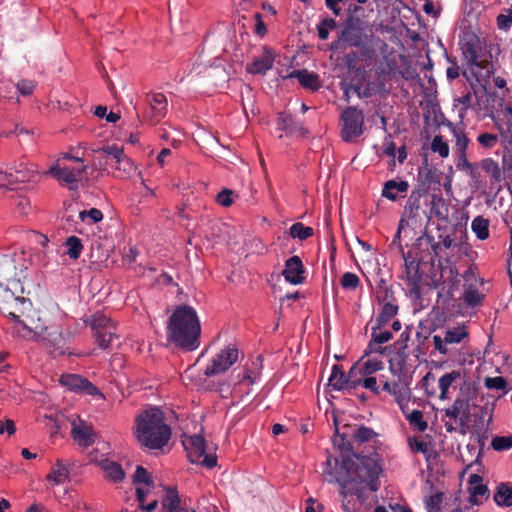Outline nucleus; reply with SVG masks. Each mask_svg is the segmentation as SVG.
<instances>
[{
	"instance_id": "obj_1",
	"label": "nucleus",
	"mask_w": 512,
	"mask_h": 512,
	"mask_svg": "<svg viewBox=\"0 0 512 512\" xmlns=\"http://www.w3.org/2000/svg\"><path fill=\"white\" fill-rule=\"evenodd\" d=\"M326 466L323 476L327 482H336L340 485L344 512H356V502L353 496L361 498L363 491L369 484L371 471L359 459L343 460L342 464L338 465L337 459L329 456L326 460Z\"/></svg>"
},
{
	"instance_id": "obj_2",
	"label": "nucleus",
	"mask_w": 512,
	"mask_h": 512,
	"mask_svg": "<svg viewBox=\"0 0 512 512\" xmlns=\"http://www.w3.org/2000/svg\"><path fill=\"white\" fill-rule=\"evenodd\" d=\"M134 435L140 445L159 450L169 443L172 430L161 409L148 407L137 415Z\"/></svg>"
},
{
	"instance_id": "obj_3",
	"label": "nucleus",
	"mask_w": 512,
	"mask_h": 512,
	"mask_svg": "<svg viewBox=\"0 0 512 512\" xmlns=\"http://www.w3.org/2000/svg\"><path fill=\"white\" fill-rule=\"evenodd\" d=\"M200 332V321L194 308L183 305L174 310L167 325L169 341L183 349L194 350L199 346Z\"/></svg>"
},
{
	"instance_id": "obj_4",
	"label": "nucleus",
	"mask_w": 512,
	"mask_h": 512,
	"mask_svg": "<svg viewBox=\"0 0 512 512\" xmlns=\"http://www.w3.org/2000/svg\"><path fill=\"white\" fill-rule=\"evenodd\" d=\"M27 261L24 252L17 248H0V297L5 301L14 300L26 304L25 298L14 297L7 288V282L18 280L27 269Z\"/></svg>"
},
{
	"instance_id": "obj_5",
	"label": "nucleus",
	"mask_w": 512,
	"mask_h": 512,
	"mask_svg": "<svg viewBox=\"0 0 512 512\" xmlns=\"http://www.w3.org/2000/svg\"><path fill=\"white\" fill-rule=\"evenodd\" d=\"M87 166L81 158L64 154L49 168L45 174L56 178L58 181L73 185L84 178Z\"/></svg>"
},
{
	"instance_id": "obj_6",
	"label": "nucleus",
	"mask_w": 512,
	"mask_h": 512,
	"mask_svg": "<svg viewBox=\"0 0 512 512\" xmlns=\"http://www.w3.org/2000/svg\"><path fill=\"white\" fill-rule=\"evenodd\" d=\"M133 484L140 508L146 512L155 510L158 505L156 486L145 468L137 466L133 475Z\"/></svg>"
},
{
	"instance_id": "obj_7",
	"label": "nucleus",
	"mask_w": 512,
	"mask_h": 512,
	"mask_svg": "<svg viewBox=\"0 0 512 512\" xmlns=\"http://www.w3.org/2000/svg\"><path fill=\"white\" fill-rule=\"evenodd\" d=\"M11 315L16 320L14 328L20 337L28 340H43L52 345H56L60 342L62 336L57 329L44 327L40 324H37L35 327H30L15 314L11 313Z\"/></svg>"
},
{
	"instance_id": "obj_8",
	"label": "nucleus",
	"mask_w": 512,
	"mask_h": 512,
	"mask_svg": "<svg viewBox=\"0 0 512 512\" xmlns=\"http://www.w3.org/2000/svg\"><path fill=\"white\" fill-rule=\"evenodd\" d=\"M87 323L94 332L98 346L101 349L109 348L117 337L116 328L111 319L103 313H95Z\"/></svg>"
},
{
	"instance_id": "obj_9",
	"label": "nucleus",
	"mask_w": 512,
	"mask_h": 512,
	"mask_svg": "<svg viewBox=\"0 0 512 512\" xmlns=\"http://www.w3.org/2000/svg\"><path fill=\"white\" fill-rule=\"evenodd\" d=\"M183 445L190 462L201 464L207 468H212L217 464L216 457L212 454H207L206 443L201 435L187 437L183 440Z\"/></svg>"
},
{
	"instance_id": "obj_10",
	"label": "nucleus",
	"mask_w": 512,
	"mask_h": 512,
	"mask_svg": "<svg viewBox=\"0 0 512 512\" xmlns=\"http://www.w3.org/2000/svg\"><path fill=\"white\" fill-rule=\"evenodd\" d=\"M106 162L114 170L116 177L126 179L136 170L132 161L124 154L122 148L117 146H108L103 149Z\"/></svg>"
},
{
	"instance_id": "obj_11",
	"label": "nucleus",
	"mask_w": 512,
	"mask_h": 512,
	"mask_svg": "<svg viewBox=\"0 0 512 512\" xmlns=\"http://www.w3.org/2000/svg\"><path fill=\"white\" fill-rule=\"evenodd\" d=\"M342 130L341 136L344 141L350 142L363 133L364 114L355 107H348L341 114Z\"/></svg>"
},
{
	"instance_id": "obj_12",
	"label": "nucleus",
	"mask_w": 512,
	"mask_h": 512,
	"mask_svg": "<svg viewBox=\"0 0 512 512\" xmlns=\"http://www.w3.org/2000/svg\"><path fill=\"white\" fill-rule=\"evenodd\" d=\"M237 359L238 350L234 346L228 345L211 359L210 364L205 369V375L214 376L221 374L228 370Z\"/></svg>"
},
{
	"instance_id": "obj_13",
	"label": "nucleus",
	"mask_w": 512,
	"mask_h": 512,
	"mask_svg": "<svg viewBox=\"0 0 512 512\" xmlns=\"http://www.w3.org/2000/svg\"><path fill=\"white\" fill-rule=\"evenodd\" d=\"M71 434L74 441L82 447H88L95 442L96 434L92 427L81 419L72 421Z\"/></svg>"
},
{
	"instance_id": "obj_14",
	"label": "nucleus",
	"mask_w": 512,
	"mask_h": 512,
	"mask_svg": "<svg viewBox=\"0 0 512 512\" xmlns=\"http://www.w3.org/2000/svg\"><path fill=\"white\" fill-rule=\"evenodd\" d=\"M305 269L299 256H292L285 262L282 272L285 280L292 285H299L305 280Z\"/></svg>"
},
{
	"instance_id": "obj_15",
	"label": "nucleus",
	"mask_w": 512,
	"mask_h": 512,
	"mask_svg": "<svg viewBox=\"0 0 512 512\" xmlns=\"http://www.w3.org/2000/svg\"><path fill=\"white\" fill-rule=\"evenodd\" d=\"M147 116L154 121H159L166 115L167 99L162 93H152L147 96Z\"/></svg>"
},
{
	"instance_id": "obj_16",
	"label": "nucleus",
	"mask_w": 512,
	"mask_h": 512,
	"mask_svg": "<svg viewBox=\"0 0 512 512\" xmlns=\"http://www.w3.org/2000/svg\"><path fill=\"white\" fill-rule=\"evenodd\" d=\"M367 359H364V357L356 363L351 368V375H357V376H367L372 375L384 368L383 361L379 358V356H367Z\"/></svg>"
},
{
	"instance_id": "obj_17",
	"label": "nucleus",
	"mask_w": 512,
	"mask_h": 512,
	"mask_svg": "<svg viewBox=\"0 0 512 512\" xmlns=\"http://www.w3.org/2000/svg\"><path fill=\"white\" fill-rule=\"evenodd\" d=\"M408 190L407 181L392 179L384 183L381 195L390 201H397L399 198L405 197Z\"/></svg>"
},
{
	"instance_id": "obj_18",
	"label": "nucleus",
	"mask_w": 512,
	"mask_h": 512,
	"mask_svg": "<svg viewBox=\"0 0 512 512\" xmlns=\"http://www.w3.org/2000/svg\"><path fill=\"white\" fill-rule=\"evenodd\" d=\"M274 59L273 51L268 48H264L262 55L255 58L247 65V71L251 74H265L272 68Z\"/></svg>"
},
{
	"instance_id": "obj_19",
	"label": "nucleus",
	"mask_w": 512,
	"mask_h": 512,
	"mask_svg": "<svg viewBox=\"0 0 512 512\" xmlns=\"http://www.w3.org/2000/svg\"><path fill=\"white\" fill-rule=\"evenodd\" d=\"M356 376L357 375H351L350 371L347 377L337 365H334L328 379V384L334 390L353 389L352 382L355 381Z\"/></svg>"
},
{
	"instance_id": "obj_20",
	"label": "nucleus",
	"mask_w": 512,
	"mask_h": 512,
	"mask_svg": "<svg viewBox=\"0 0 512 512\" xmlns=\"http://www.w3.org/2000/svg\"><path fill=\"white\" fill-rule=\"evenodd\" d=\"M286 78H296L300 82V84L311 90H317L320 88V81L317 74L308 72L307 70H294L290 72Z\"/></svg>"
},
{
	"instance_id": "obj_21",
	"label": "nucleus",
	"mask_w": 512,
	"mask_h": 512,
	"mask_svg": "<svg viewBox=\"0 0 512 512\" xmlns=\"http://www.w3.org/2000/svg\"><path fill=\"white\" fill-rule=\"evenodd\" d=\"M99 465L103 470L107 480L114 483H119L124 479L125 472L121 465L117 462L111 461L109 459H102L99 462Z\"/></svg>"
},
{
	"instance_id": "obj_22",
	"label": "nucleus",
	"mask_w": 512,
	"mask_h": 512,
	"mask_svg": "<svg viewBox=\"0 0 512 512\" xmlns=\"http://www.w3.org/2000/svg\"><path fill=\"white\" fill-rule=\"evenodd\" d=\"M69 479V470L61 460H58L52 466L49 474L47 475V482L51 486L62 485Z\"/></svg>"
},
{
	"instance_id": "obj_23",
	"label": "nucleus",
	"mask_w": 512,
	"mask_h": 512,
	"mask_svg": "<svg viewBox=\"0 0 512 512\" xmlns=\"http://www.w3.org/2000/svg\"><path fill=\"white\" fill-rule=\"evenodd\" d=\"M451 133L455 140L454 150H455L456 155L467 154V149L470 144V139L468 138L465 130L462 128H457L455 126H452Z\"/></svg>"
},
{
	"instance_id": "obj_24",
	"label": "nucleus",
	"mask_w": 512,
	"mask_h": 512,
	"mask_svg": "<svg viewBox=\"0 0 512 512\" xmlns=\"http://www.w3.org/2000/svg\"><path fill=\"white\" fill-rule=\"evenodd\" d=\"M164 512H188L189 509L181 505L178 494L175 491H168L163 499Z\"/></svg>"
},
{
	"instance_id": "obj_25",
	"label": "nucleus",
	"mask_w": 512,
	"mask_h": 512,
	"mask_svg": "<svg viewBox=\"0 0 512 512\" xmlns=\"http://www.w3.org/2000/svg\"><path fill=\"white\" fill-rule=\"evenodd\" d=\"M471 229L479 240H486L489 237V220L477 216L472 220Z\"/></svg>"
},
{
	"instance_id": "obj_26",
	"label": "nucleus",
	"mask_w": 512,
	"mask_h": 512,
	"mask_svg": "<svg viewBox=\"0 0 512 512\" xmlns=\"http://www.w3.org/2000/svg\"><path fill=\"white\" fill-rule=\"evenodd\" d=\"M494 124L498 130L501 143L504 146H512V117H509L505 123L495 121Z\"/></svg>"
},
{
	"instance_id": "obj_27",
	"label": "nucleus",
	"mask_w": 512,
	"mask_h": 512,
	"mask_svg": "<svg viewBox=\"0 0 512 512\" xmlns=\"http://www.w3.org/2000/svg\"><path fill=\"white\" fill-rule=\"evenodd\" d=\"M398 312V306L392 302H387L383 305L382 310L377 317L378 329L382 328L390 320H392Z\"/></svg>"
},
{
	"instance_id": "obj_28",
	"label": "nucleus",
	"mask_w": 512,
	"mask_h": 512,
	"mask_svg": "<svg viewBox=\"0 0 512 512\" xmlns=\"http://www.w3.org/2000/svg\"><path fill=\"white\" fill-rule=\"evenodd\" d=\"M444 337L445 341L448 342L449 345L459 344L468 337V332L464 326H457L447 329Z\"/></svg>"
},
{
	"instance_id": "obj_29",
	"label": "nucleus",
	"mask_w": 512,
	"mask_h": 512,
	"mask_svg": "<svg viewBox=\"0 0 512 512\" xmlns=\"http://www.w3.org/2000/svg\"><path fill=\"white\" fill-rule=\"evenodd\" d=\"M406 416V419L420 432H423L427 429V422L423 420V414L420 410H412L409 411V407L406 409V413H403Z\"/></svg>"
},
{
	"instance_id": "obj_30",
	"label": "nucleus",
	"mask_w": 512,
	"mask_h": 512,
	"mask_svg": "<svg viewBox=\"0 0 512 512\" xmlns=\"http://www.w3.org/2000/svg\"><path fill=\"white\" fill-rule=\"evenodd\" d=\"M358 385H362L365 389L370 390L375 394L380 393V387L378 385V379L371 375L359 376L352 382V387L356 388Z\"/></svg>"
},
{
	"instance_id": "obj_31",
	"label": "nucleus",
	"mask_w": 512,
	"mask_h": 512,
	"mask_svg": "<svg viewBox=\"0 0 512 512\" xmlns=\"http://www.w3.org/2000/svg\"><path fill=\"white\" fill-rule=\"evenodd\" d=\"M85 381L86 379L75 374H65L62 375L60 378V383L63 386H66L70 390L79 392H81V390L83 389Z\"/></svg>"
},
{
	"instance_id": "obj_32",
	"label": "nucleus",
	"mask_w": 512,
	"mask_h": 512,
	"mask_svg": "<svg viewBox=\"0 0 512 512\" xmlns=\"http://www.w3.org/2000/svg\"><path fill=\"white\" fill-rule=\"evenodd\" d=\"M460 377V373L458 371H452L450 373L444 374L439 379V389H440V398L446 399L448 390L453 384L454 381H456Z\"/></svg>"
},
{
	"instance_id": "obj_33",
	"label": "nucleus",
	"mask_w": 512,
	"mask_h": 512,
	"mask_svg": "<svg viewBox=\"0 0 512 512\" xmlns=\"http://www.w3.org/2000/svg\"><path fill=\"white\" fill-rule=\"evenodd\" d=\"M499 140V133L494 134L489 132H482L476 138L478 145L485 150L493 149L497 145Z\"/></svg>"
},
{
	"instance_id": "obj_34",
	"label": "nucleus",
	"mask_w": 512,
	"mask_h": 512,
	"mask_svg": "<svg viewBox=\"0 0 512 512\" xmlns=\"http://www.w3.org/2000/svg\"><path fill=\"white\" fill-rule=\"evenodd\" d=\"M488 498V489L483 484L470 488L469 502L472 505H480Z\"/></svg>"
},
{
	"instance_id": "obj_35",
	"label": "nucleus",
	"mask_w": 512,
	"mask_h": 512,
	"mask_svg": "<svg viewBox=\"0 0 512 512\" xmlns=\"http://www.w3.org/2000/svg\"><path fill=\"white\" fill-rule=\"evenodd\" d=\"M494 500L499 506L509 507L512 505V488H509L506 485H500L496 494L494 495Z\"/></svg>"
},
{
	"instance_id": "obj_36",
	"label": "nucleus",
	"mask_w": 512,
	"mask_h": 512,
	"mask_svg": "<svg viewBox=\"0 0 512 512\" xmlns=\"http://www.w3.org/2000/svg\"><path fill=\"white\" fill-rule=\"evenodd\" d=\"M481 168L484 172L490 175L494 181L501 179V170L498 163L492 158H485L481 161Z\"/></svg>"
},
{
	"instance_id": "obj_37",
	"label": "nucleus",
	"mask_w": 512,
	"mask_h": 512,
	"mask_svg": "<svg viewBox=\"0 0 512 512\" xmlns=\"http://www.w3.org/2000/svg\"><path fill=\"white\" fill-rule=\"evenodd\" d=\"M431 150L442 158H447L450 154L449 145L441 135L434 136L431 142Z\"/></svg>"
},
{
	"instance_id": "obj_38",
	"label": "nucleus",
	"mask_w": 512,
	"mask_h": 512,
	"mask_svg": "<svg viewBox=\"0 0 512 512\" xmlns=\"http://www.w3.org/2000/svg\"><path fill=\"white\" fill-rule=\"evenodd\" d=\"M67 255L71 259H78L81 255L83 246L81 240L76 236H70L66 240Z\"/></svg>"
},
{
	"instance_id": "obj_39",
	"label": "nucleus",
	"mask_w": 512,
	"mask_h": 512,
	"mask_svg": "<svg viewBox=\"0 0 512 512\" xmlns=\"http://www.w3.org/2000/svg\"><path fill=\"white\" fill-rule=\"evenodd\" d=\"M483 297V293H481L477 288L472 286L467 287L463 294L464 302L472 307L478 305L482 301Z\"/></svg>"
},
{
	"instance_id": "obj_40",
	"label": "nucleus",
	"mask_w": 512,
	"mask_h": 512,
	"mask_svg": "<svg viewBox=\"0 0 512 512\" xmlns=\"http://www.w3.org/2000/svg\"><path fill=\"white\" fill-rule=\"evenodd\" d=\"M290 235L292 238L305 240L313 235V229L298 222L290 227Z\"/></svg>"
},
{
	"instance_id": "obj_41",
	"label": "nucleus",
	"mask_w": 512,
	"mask_h": 512,
	"mask_svg": "<svg viewBox=\"0 0 512 512\" xmlns=\"http://www.w3.org/2000/svg\"><path fill=\"white\" fill-rule=\"evenodd\" d=\"M499 30L508 31L512 26V8L504 9L496 18Z\"/></svg>"
},
{
	"instance_id": "obj_42",
	"label": "nucleus",
	"mask_w": 512,
	"mask_h": 512,
	"mask_svg": "<svg viewBox=\"0 0 512 512\" xmlns=\"http://www.w3.org/2000/svg\"><path fill=\"white\" fill-rule=\"evenodd\" d=\"M79 218L87 224H95L103 219V214L100 210L92 208L88 211H81Z\"/></svg>"
},
{
	"instance_id": "obj_43",
	"label": "nucleus",
	"mask_w": 512,
	"mask_h": 512,
	"mask_svg": "<svg viewBox=\"0 0 512 512\" xmlns=\"http://www.w3.org/2000/svg\"><path fill=\"white\" fill-rule=\"evenodd\" d=\"M411 397V390L408 387L404 388L402 391L396 394V396H394V399L397 402L402 413H406V409L409 407Z\"/></svg>"
},
{
	"instance_id": "obj_44",
	"label": "nucleus",
	"mask_w": 512,
	"mask_h": 512,
	"mask_svg": "<svg viewBox=\"0 0 512 512\" xmlns=\"http://www.w3.org/2000/svg\"><path fill=\"white\" fill-rule=\"evenodd\" d=\"M491 446L496 451L508 450L512 447V436H496L492 439Z\"/></svg>"
},
{
	"instance_id": "obj_45",
	"label": "nucleus",
	"mask_w": 512,
	"mask_h": 512,
	"mask_svg": "<svg viewBox=\"0 0 512 512\" xmlns=\"http://www.w3.org/2000/svg\"><path fill=\"white\" fill-rule=\"evenodd\" d=\"M336 21L333 18H325L318 25V35L322 40H326L329 36V31L336 27Z\"/></svg>"
},
{
	"instance_id": "obj_46",
	"label": "nucleus",
	"mask_w": 512,
	"mask_h": 512,
	"mask_svg": "<svg viewBox=\"0 0 512 512\" xmlns=\"http://www.w3.org/2000/svg\"><path fill=\"white\" fill-rule=\"evenodd\" d=\"M484 384H485V387L488 389L500 390V391H504V392H506V389L508 386L507 381L501 376L487 377L485 379Z\"/></svg>"
},
{
	"instance_id": "obj_47",
	"label": "nucleus",
	"mask_w": 512,
	"mask_h": 512,
	"mask_svg": "<svg viewBox=\"0 0 512 512\" xmlns=\"http://www.w3.org/2000/svg\"><path fill=\"white\" fill-rule=\"evenodd\" d=\"M471 73L479 80L481 77L488 76L490 74V69L488 65L482 66L476 58L470 60L469 63Z\"/></svg>"
},
{
	"instance_id": "obj_48",
	"label": "nucleus",
	"mask_w": 512,
	"mask_h": 512,
	"mask_svg": "<svg viewBox=\"0 0 512 512\" xmlns=\"http://www.w3.org/2000/svg\"><path fill=\"white\" fill-rule=\"evenodd\" d=\"M235 197H237V195H235L234 191L230 189H223L217 194L216 201L221 206L229 207L233 204Z\"/></svg>"
},
{
	"instance_id": "obj_49",
	"label": "nucleus",
	"mask_w": 512,
	"mask_h": 512,
	"mask_svg": "<svg viewBox=\"0 0 512 512\" xmlns=\"http://www.w3.org/2000/svg\"><path fill=\"white\" fill-rule=\"evenodd\" d=\"M442 500H443L442 493H436V494L430 496L425 501L427 512H441Z\"/></svg>"
},
{
	"instance_id": "obj_50",
	"label": "nucleus",
	"mask_w": 512,
	"mask_h": 512,
	"mask_svg": "<svg viewBox=\"0 0 512 512\" xmlns=\"http://www.w3.org/2000/svg\"><path fill=\"white\" fill-rule=\"evenodd\" d=\"M340 283L344 289L355 290L359 285V278L354 273L346 272L341 277Z\"/></svg>"
},
{
	"instance_id": "obj_51",
	"label": "nucleus",
	"mask_w": 512,
	"mask_h": 512,
	"mask_svg": "<svg viewBox=\"0 0 512 512\" xmlns=\"http://www.w3.org/2000/svg\"><path fill=\"white\" fill-rule=\"evenodd\" d=\"M409 448L412 452L426 454L428 452L427 443L420 437H410L408 439Z\"/></svg>"
},
{
	"instance_id": "obj_52",
	"label": "nucleus",
	"mask_w": 512,
	"mask_h": 512,
	"mask_svg": "<svg viewBox=\"0 0 512 512\" xmlns=\"http://www.w3.org/2000/svg\"><path fill=\"white\" fill-rule=\"evenodd\" d=\"M392 338V334L389 331H381V328L377 327L372 328V340L376 341L378 344H384L388 342Z\"/></svg>"
},
{
	"instance_id": "obj_53",
	"label": "nucleus",
	"mask_w": 512,
	"mask_h": 512,
	"mask_svg": "<svg viewBox=\"0 0 512 512\" xmlns=\"http://www.w3.org/2000/svg\"><path fill=\"white\" fill-rule=\"evenodd\" d=\"M432 211L439 219L445 220L448 217V209L442 199L433 203Z\"/></svg>"
},
{
	"instance_id": "obj_54",
	"label": "nucleus",
	"mask_w": 512,
	"mask_h": 512,
	"mask_svg": "<svg viewBox=\"0 0 512 512\" xmlns=\"http://www.w3.org/2000/svg\"><path fill=\"white\" fill-rule=\"evenodd\" d=\"M17 89L21 95L28 96L34 91L35 83L30 80H21L17 83Z\"/></svg>"
},
{
	"instance_id": "obj_55",
	"label": "nucleus",
	"mask_w": 512,
	"mask_h": 512,
	"mask_svg": "<svg viewBox=\"0 0 512 512\" xmlns=\"http://www.w3.org/2000/svg\"><path fill=\"white\" fill-rule=\"evenodd\" d=\"M433 343H434V348L439 351L441 354L443 355H446L449 353V349H448V342L445 341V337H441L439 335H434L433 336Z\"/></svg>"
},
{
	"instance_id": "obj_56",
	"label": "nucleus",
	"mask_w": 512,
	"mask_h": 512,
	"mask_svg": "<svg viewBox=\"0 0 512 512\" xmlns=\"http://www.w3.org/2000/svg\"><path fill=\"white\" fill-rule=\"evenodd\" d=\"M458 161H457V168L461 171H464L466 173H471L473 170L472 163L469 162L467 158V154H458L457 155Z\"/></svg>"
},
{
	"instance_id": "obj_57",
	"label": "nucleus",
	"mask_w": 512,
	"mask_h": 512,
	"mask_svg": "<svg viewBox=\"0 0 512 512\" xmlns=\"http://www.w3.org/2000/svg\"><path fill=\"white\" fill-rule=\"evenodd\" d=\"M386 348L383 347L381 344H378L376 341L372 340L369 342L366 350H365V356H369L371 354H378L382 355L385 352Z\"/></svg>"
},
{
	"instance_id": "obj_58",
	"label": "nucleus",
	"mask_w": 512,
	"mask_h": 512,
	"mask_svg": "<svg viewBox=\"0 0 512 512\" xmlns=\"http://www.w3.org/2000/svg\"><path fill=\"white\" fill-rule=\"evenodd\" d=\"M418 209H419L418 199H413V197L410 196V198L408 199V201L405 205L404 213L409 216H415Z\"/></svg>"
},
{
	"instance_id": "obj_59",
	"label": "nucleus",
	"mask_w": 512,
	"mask_h": 512,
	"mask_svg": "<svg viewBox=\"0 0 512 512\" xmlns=\"http://www.w3.org/2000/svg\"><path fill=\"white\" fill-rule=\"evenodd\" d=\"M472 95L471 93H466L456 99V101L462 105L460 116L463 117V115L466 113L467 109L471 105Z\"/></svg>"
},
{
	"instance_id": "obj_60",
	"label": "nucleus",
	"mask_w": 512,
	"mask_h": 512,
	"mask_svg": "<svg viewBox=\"0 0 512 512\" xmlns=\"http://www.w3.org/2000/svg\"><path fill=\"white\" fill-rule=\"evenodd\" d=\"M383 153L388 157H396V145L390 138H386L383 143Z\"/></svg>"
},
{
	"instance_id": "obj_61",
	"label": "nucleus",
	"mask_w": 512,
	"mask_h": 512,
	"mask_svg": "<svg viewBox=\"0 0 512 512\" xmlns=\"http://www.w3.org/2000/svg\"><path fill=\"white\" fill-rule=\"evenodd\" d=\"M440 238H441L440 242L434 246V252L436 254H438V250H440L441 248L450 249L454 244L453 238L449 235H446V236L440 237Z\"/></svg>"
},
{
	"instance_id": "obj_62",
	"label": "nucleus",
	"mask_w": 512,
	"mask_h": 512,
	"mask_svg": "<svg viewBox=\"0 0 512 512\" xmlns=\"http://www.w3.org/2000/svg\"><path fill=\"white\" fill-rule=\"evenodd\" d=\"M16 431L15 424L12 420L7 419L4 422L0 421V435L7 432L9 435L14 434Z\"/></svg>"
},
{
	"instance_id": "obj_63",
	"label": "nucleus",
	"mask_w": 512,
	"mask_h": 512,
	"mask_svg": "<svg viewBox=\"0 0 512 512\" xmlns=\"http://www.w3.org/2000/svg\"><path fill=\"white\" fill-rule=\"evenodd\" d=\"M374 436V432L366 427H361L357 430L356 438L360 441H368Z\"/></svg>"
},
{
	"instance_id": "obj_64",
	"label": "nucleus",
	"mask_w": 512,
	"mask_h": 512,
	"mask_svg": "<svg viewBox=\"0 0 512 512\" xmlns=\"http://www.w3.org/2000/svg\"><path fill=\"white\" fill-rule=\"evenodd\" d=\"M322 510L323 506L321 504H317L314 499L309 498L307 500L305 512H321Z\"/></svg>"
}]
</instances>
